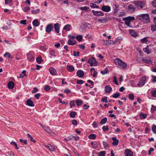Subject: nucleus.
I'll use <instances>...</instances> for the list:
<instances>
[{
    "instance_id": "nucleus-1",
    "label": "nucleus",
    "mask_w": 156,
    "mask_h": 156,
    "mask_svg": "<svg viewBox=\"0 0 156 156\" xmlns=\"http://www.w3.org/2000/svg\"><path fill=\"white\" fill-rule=\"evenodd\" d=\"M136 18L144 23H148L150 22L149 15L147 13L137 15Z\"/></svg>"
},
{
    "instance_id": "nucleus-2",
    "label": "nucleus",
    "mask_w": 156,
    "mask_h": 156,
    "mask_svg": "<svg viewBox=\"0 0 156 156\" xmlns=\"http://www.w3.org/2000/svg\"><path fill=\"white\" fill-rule=\"evenodd\" d=\"M114 61L115 64L118 67L121 69H125L127 66L126 63L119 58H116Z\"/></svg>"
},
{
    "instance_id": "nucleus-3",
    "label": "nucleus",
    "mask_w": 156,
    "mask_h": 156,
    "mask_svg": "<svg viewBox=\"0 0 156 156\" xmlns=\"http://www.w3.org/2000/svg\"><path fill=\"white\" fill-rule=\"evenodd\" d=\"M135 19L134 16H129L126 18H123V20L125 21V24L129 27H132L130 25V22L131 21L134 20Z\"/></svg>"
},
{
    "instance_id": "nucleus-4",
    "label": "nucleus",
    "mask_w": 156,
    "mask_h": 156,
    "mask_svg": "<svg viewBox=\"0 0 156 156\" xmlns=\"http://www.w3.org/2000/svg\"><path fill=\"white\" fill-rule=\"evenodd\" d=\"M134 4L139 9L142 8L145 5L144 2L142 1H135L134 2Z\"/></svg>"
},
{
    "instance_id": "nucleus-5",
    "label": "nucleus",
    "mask_w": 156,
    "mask_h": 156,
    "mask_svg": "<svg viewBox=\"0 0 156 156\" xmlns=\"http://www.w3.org/2000/svg\"><path fill=\"white\" fill-rule=\"evenodd\" d=\"M88 63L90 64V66H95L97 65V62L94 58H90L88 61Z\"/></svg>"
},
{
    "instance_id": "nucleus-6",
    "label": "nucleus",
    "mask_w": 156,
    "mask_h": 156,
    "mask_svg": "<svg viewBox=\"0 0 156 156\" xmlns=\"http://www.w3.org/2000/svg\"><path fill=\"white\" fill-rule=\"evenodd\" d=\"M34 53L32 51H30L27 55L28 60L30 61H33L34 60Z\"/></svg>"
},
{
    "instance_id": "nucleus-7",
    "label": "nucleus",
    "mask_w": 156,
    "mask_h": 156,
    "mask_svg": "<svg viewBox=\"0 0 156 156\" xmlns=\"http://www.w3.org/2000/svg\"><path fill=\"white\" fill-rule=\"evenodd\" d=\"M53 25L51 23H50L48 24L46 28V32L49 33L52 30H53Z\"/></svg>"
},
{
    "instance_id": "nucleus-8",
    "label": "nucleus",
    "mask_w": 156,
    "mask_h": 156,
    "mask_svg": "<svg viewBox=\"0 0 156 156\" xmlns=\"http://www.w3.org/2000/svg\"><path fill=\"white\" fill-rule=\"evenodd\" d=\"M101 10L104 12H108L111 11V8L109 6L103 5L102 6Z\"/></svg>"
},
{
    "instance_id": "nucleus-9",
    "label": "nucleus",
    "mask_w": 156,
    "mask_h": 156,
    "mask_svg": "<svg viewBox=\"0 0 156 156\" xmlns=\"http://www.w3.org/2000/svg\"><path fill=\"white\" fill-rule=\"evenodd\" d=\"M92 12L96 16H103L104 15V13L101 11H98L92 10Z\"/></svg>"
},
{
    "instance_id": "nucleus-10",
    "label": "nucleus",
    "mask_w": 156,
    "mask_h": 156,
    "mask_svg": "<svg viewBox=\"0 0 156 156\" xmlns=\"http://www.w3.org/2000/svg\"><path fill=\"white\" fill-rule=\"evenodd\" d=\"M146 78L145 77H143L139 83H138V86L140 87H142L145 84V82L146 80Z\"/></svg>"
},
{
    "instance_id": "nucleus-11",
    "label": "nucleus",
    "mask_w": 156,
    "mask_h": 156,
    "mask_svg": "<svg viewBox=\"0 0 156 156\" xmlns=\"http://www.w3.org/2000/svg\"><path fill=\"white\" fill-rule=\"evenodd\" d=\"M125 156H133V153L129 149H126L124 152Z\"/></svg>"
},
{
    "instance_id": "nucleus-12",
    "label": "nucleus",
    "mask_w": 156,
    "mask_h": 156,
    "mask_svg": "<svg viewBox=\"0 0 156 156\" xmlns=\"http://www.w3.org/2000/svg\"><path fill=\"white\" fill-rule=\"evenodd\" d=\"M129 32L132 37H135L138 36L137 33L133 30L129 29Z\"/></svg>"
},
{
    "instance_id": "nucleus-13",
    "label": "nucleus",
    "mask_w": 156,
    "mask_h": 156,
    "mask_svg": "<svg viewBox=\"0 0 156 156\" xmlns=\"http://www.w3.org/2000/svg\"><path fill=\"white\" fill-rule=\"evenodd\" d=\"M135 6L131 4L129 5L128 7V11L130 12H134L135 11Z\"/></svg>"
},
{
    "instance_id": "nucleus-14",
    "label": "nucleus",
    "mask_w": 156,
    "mask_h": 156,
    "mask_svg": "<svg viewBox=\"0 0 156 156\" xmlns=\"http://www.w3.org/2000/svg\"><path fill=\"white\" fill-rule=\"evenodd\" d=\"M112 88L108 85H106L105 87V93H109L112 91Z\"/></svg>"
},
{
    "instance_id": "nucleus-15",
    "label": "nucleus",
    "mask_w": 156,
    "mask_h": 156,
    "mask_svg": "<svg viewBox=\"0 0 156 156\" xmlns=\"http://www.w3.org/2000/svg\"><path fill=\"white\" fill-rule=\"evenodd\" d=\"M55 30L57 33H58L59 32L60 24L58 23H55L54 26Z\"/></svg>"
},
{
    "instance_id": "nucleus-16",
    "label": "nucleus",
    "mask_w": 156,
    "mask_h": 156,
    "mask_svg": "<svg viewBox=\"0 0 156 156\" xmlns=\"http://www.w3.org/2000/svg\"><path fill=\"white\" fill-rule=\"evenodd\" d=\"M63 29L66 31H69L72 30V28L70 25L66 24L64 26Z\"/></svg>"
},
{
    "instance_id": "nucleus-17",
    "label": "nucleus",
    "mask_w": 156,
    "mask_h": 156,
    "mask_svg": "<svg viewBox=\"0 0 156 156\" xmlns=\"http://www.w3.org/2000/svg\"><path fill=\"white\" fill-rule=\"evenodd\" d=\"M76 74L80 77H82L84 75L83 72L80 70H79L77 72Z\"/></svg>"
},
{
    "instance_id": "nucleus-18",
    "label": "nucleus",
    "mask_w": 156,
    "mask_h": 156,
    "mask_svg": "<svg viewBox=\"0 0 156 156\" xmlns=\"http://www.w3.org/2000/svg\"><path fill=\"white\" fill-rule=\"evenodd\" d=\"M112 140L113 141L112 144L114 146H117L119 143V140L115 137H113L112 138Z\"/></svg>"
},
{
    "instance_id": "nucleus-19",
    "label": "nucleus",
    "mask_w": 156,
    "mask_h": 156,
    "mask_svg": "<svg viewBox=\"0 0 156 156\" xmlns=\"http://www.w3.org/2000/svg\"><path fill=\"white\" fill-rule=\"evenodd\" d=\"M50 73L52 75H55L56 74V71L55 69L53 67H51L49 69Z\"/></svg>"
},
{
    "instance_id": "nucleus-20",
    "label": "nucleus",
    "mask_w": 156,
    "mask_h": 156,
    "mask_svg": "<svg viewBox=\"0 0 156 156\" xmlns=\"http://www.w3.org/2000/svg\"><path fill=\"white\" fill-rule=\"evenodd\" d=\"M27 105L30 107H34V106L33 101L30 99H29L27 101Z\"/></svg>"
},
{
    "instance_id": "nucleus-21",
    "label": "nucleus",
    "mask_w": 156,
    "mask_h": 156,
    "mask_svg": "<svg viewBox=\"0 0 156 156\" xmlns=\"http://www.w3.org/2000/svg\"><path fill=\"white\" fill-rule=\"evenodd\" d=\"M67 70L69 72H72L74 70V68L73 66H67Z\"/></svg>"
},
{
    "instance_id": "nucleus-22",
    "label": "nucleus",
    "mask_w": 156,
    "mask_h": 156,
    "mask_svg": "<svg viewBox=\"0 0 156 156\" xmlns=\"http://www.w3.org/2000/svg\"><path fill=\"white\" fill-rule=\"evenodd\" d=\"M68 43L69 45H73L76 44V41L75 40L69 39L68 40Z\"/></svg>"
},
{
    "instance_id": "nucleus-23",
    "label": "nucleus",
    "mask_w": 156,
    "mask_h": 156,
    "mask_svg": "<svg viewBox=\"0 0 156 156\" xmlns=\"http://www.w3.org/2000/svg\"><path fill=\"white\" fill-rule=\"evenodd\" d=\"M8 86L9 88L12 89L14 87V83L12 81H10L9 82Z\"/></svg>"
},
{
    "instance_id": "nucleus-24",
    "label": "nucleus",
    "mask_w": 156,
    "mask_h": 156,
    "mask_svg": "<svg viewBox=\"0 0 156 156\" xmlns=\"http://www.w3.org/2000/svg\"><path fill=\"white\" fill-rule=\"evenodd\" d=\"M32 23L33 25L35 27H37L39 25V23L37 19L34 20L33 21Z\"/></svg>"
},
{
    "instance_id": "nucleus-25",
    "label": "nucleus",
    "mask_w": 156,
    "mask_h": 156,
    "mask_svg": "<svg viewBox=\"0 0 156 156\" xmlns=\"http://www.w3.org/2000/svg\"><path fill=\"white\" fill-rule=\"evenodd\" d=\"M144 51L147 53V54H150L151 53V51L149 50V47L148 46H147L145 48H144L143 49Z\"/></svg>"
},
{
    "instance_id": "nucleus-26",
    "label": "nucleus",
    "mask_w": 156,
    "mask_h": 156,
    "mask_svg": "<svg viewBox=\"0 0 156 156\" xmlns=\"http://www.w3.org/2000/svg\"><path fill=\"white\" fill-rule=\"evenodd\" d=\"M76 103L77 106L81 105L83 104V101L80 100L78 99L76 101Z\"/></svg>"
},
{
    "instance_id": "nucleus-27",
    "label": "nucleus",
    "mask_w": 156,
    "mask_h": 156,
    "mask_svg": "<svg viewBox=\"0 0 156 156\" xmlns=\"http://www.w3.org/2000/svg\"><path fill=\"white\" fill-rule=\"evenodd\" d=\"M114 5V12L115 13H117L119 10V6L115 4Z\"/></svg>"
},
{
    "instance_id": "nucleus-28",
    "label": "nucleus",
    "mask_w": 156,
    "mask_h": 156,
    "mask_svg": "<svg viewBox=\"0 0 156 156\" xmlns=\"http://www.w3.org/2000/svg\"><path fill=\"white\" fill-rule=\"evenodd\" d=\"M142 61L146 63H149L151 61L150 59H148L146 58H143L142 59Z\"/></svg>"
},
{
    "instance_id": "nucleus-29",
    "label": "nucleus",
    "mask_w": 156,
    "mask_h": 156,
    "mask_svg": "<svg viewBox=\"0 0 156 156\" xmlns=\"http://www.w3.org/2000/svg\"><path fill=\"white\" fill-rule=\"evenodd\" d=\"M128 98L129 99L131 100H133L134 98V96L133 94H129Z\"/></svg>"
},
{
    "instance_id": "nucleus-30",
    "label": "nucleus",
    "mask_w": 156,
    "mask_h": 156,
    "mask_svg": "<svg viewBox=\"0 0 156 156\" xmlns=\"http://www.w3.org/2000/svg\"><path fill=\"white\" fill-rule=\"evenodd\" d=\"M91 7L93 8H98L99 7L95 4L93 3H90V4Z\"/></svg>"
},
{
    "instance_id": "nucleus-31",
    "label": "nucleus",
    "mask_w": 156,
    "mask_h": 156,
    "mask_svg": "<svg viewBox=\"0 0 156 156\" xmlns=\"http://www.w3.org/2000/svg\"><path fill=\"white\" fill-rule=\"evenodd\" d=\"M150 93L153 97L156 98V90H151Z\"/></svg>"
},
{
    "instance_id": "nucleus-32",
    "label": "nucleus",
    "mask_w": 156,
    "mask_h": 156,
    "mask_svg": "<svg viewBox=\"0 0 156 156\" xmlns=\"http://www.w3.org/2000/svg\"><path fill=\"white\" fill-rule=\"evenodd\" d=\"M89 8L87 6L81 7H80V9L82 10L87 11L89 9Z\"/></svg>"
},
{
    "instance_id": "nucleus-33",
    "label": "nucleus",
    "mask_w": 156,
    "mask_h": 156,
    "mask_svg": "<svg viewBox=\"0 0 156 156\" xmlns=\"http://www.w3.org/2000/svg\"><path fill=\"white\" fill-rule=\"evenodd\" d=\"M107 121V118H104L101 120L100 123L101 124H104Z\"/></svg>"
},
{
    "instance_id": "nucleus-34",
    "label": "nucleus",
    "mask_w": 156,
    "mask_h": 156,
    "mask_svg": "<svg viewBox=\"0 0 156 156\" xmlns=\"http://www.w3.org/2000/svg\"><path fill=\"white\" fill-rule=\"evenodd\" d=\"M4 56L5 57L8 56V57L9 58H12V57L11 56L10 54L8 52H6L4 54Z\"/></svg>"
},
{
    "instance_id": "nucleus-35",
    "label": "nucleus",
    "mask_w": 156,
    "mask_h": 156,
    "mask_svg": "<svg viewBox=\"0 0 156 156\" xmlns=\"http://www.w3.org/2000/svg\"><path fill=\"white\" fill-rule=\"evenodd\" d=\"M76 114V113L75 112H72L70 113L69 115L71 117L74 118Z\"/></svg>"
},
{
    "instance_id": "nucleus-36",
    "label": "nucleus",
    "mask_w": 156,
    "mask_h": 156,
    "mask_svg": "<svg viewBox=\"0 0 156 156\" xmlns=\"http://www.w3.org/2000/svg\"><path fill=\"white\" fill-rule=\"evenodd\" d=\"M46 149H48L51 152L55 151V148L54 147H45Z\"/></svg>"
},
{
    "instance_id": "nucleus-37",
    "label": "nucleus",
    "mask_w": 156,
    "mask_h": 156,
    "mask_svg": "<svg viewBox=\"0 0 156 156\" xmlns=\"http://www.w3.org/2000/svg\"><path fill=\"white\" fill-rule=\"evenodd\" d=\"M82 36L81 35H79L76 37V39L79 41H81L82 40Z\"/></svg>"
},
{
    "instance_id": "nucleus-38",
    "label": "nucleus",
    "mask_w": 156,
    "mask_h": 156,
    "mask_svg": "<svg viewBox=\"0 0 156 156\" xmlns=\"http://www.w3.org/2000/svg\"><path fill=\"white\" fill-rule=\"evenodd\" d=\"M96 137V135L94 134H90L88 136V138L90 139H95Z\"/></svg>"
},
{
    "instance_id": "nucleus-39",
    "label": "nucleus",
    "mask_w": 156,
    "mask_h": 156,
    "mask_svg": "<svg viewBox=\"0 0 156 156\" xmlns=\"http://www.w3.org/2000/svg\"><path fill=\"white\" fill-rule=\"evenodd\" d=\"M36 61L38 64H40L42 62L41 57H38L36 58Z\"/></svg>"
},
{
    "instance_id": "nucleus-40",
    "label": "nucleus",
    "mask_w": 156,
    "mask_h": 156,
    "mask_svg": "<svg viewBox=\"0 0 156 156\" xmlns=\"http://www.w3.org/2000/svg\"><path fill=\"white\" fill-rule=\"evenodd\" d=\"M23 11L25 12H28L30 9L29 7H25L22 9Z\"/></svg>"
},
{
    "instance_id": "nucleus-41",
    "label": "nucleus",
    "mask_w": 156,
    "mask_h": 156,
    "mask_svg": "<svg viewBox=\"0 0 156 156\" xmlns=\"http://www.w3.org/2000/svg\"><path fill=\"white\" fill-rule=\"evenodd\" d=\"M50 55L52 56L55 57L56 56V54L55 51L53 50H51L50 51Z\"/></svg>"
},
{
    "instance_id": "nucleus-42",
    "label": "nucleus",
    "mask_w": 156,
    "mask_h": 156,
    "mask_svg": "<svg viewBox=\"0 0 156 156\" xmlns=\"http://www.w3.org/2000/svg\"><path fill=\"white\" fill-rule=\"evenodd\" d=\"M98 21L100 23H106L107 20L105 19H100L98 20Z\"/></svg>"
},
{
    "instance_id": "nucleus-43",
    "label": "nucleus",
    "mask_w": 156,
    "mask_h": 156,
    "mask_svg": "<svg viewBox=\"0 0 156 156\" xmlns=\"http://www.w3.org/2000/svg\"><path fill=\"white\" fill-rule=\"evenodd\" d=\"M42 127L46 131L49 132L50 130L48 126H45L41 125Z\"/></svg>"
},
{
    "instance_id": "nucleus-44",
    "label": "nucleus",
    "mask_w": 156,
    "mask_h": 156,
    "mask_svg": "<svg viewBox=\"0 0 156 156\" xmlns=\"http://www.w3.org/2000/svg\"><path fill=\"white\" fill-rule=\"evenodd\" d=\"M105 151H102L99 152L98 156H105Z\"/></svg>"
},
{
    "instance_id": "nucleus-45",
    "label": "nucleus",
    "mask_w": 156,
    "mask_h": 156,
    "mask_svg": "<svg viewBox=\"0 0 156 156\" xmlns=\"http://www.w3.org/2000/svg\"><path fill=\"white\" fill-rule=\"evenodd\" d=\"M27 136L29 138H30V140L31 141H33L34 143H35V140L33 139L32 137L29 134L27 133Z\"/></svg>"
},
{
    "instance_id": "nucleus-46",
    "label": "nucleus",
    "mask_w": 156,
    "mask_h": 156,
    "mask_svg": "<svg viewBox=\"0 0 156 156\" xmlns=\"http://www.w3.org/2000/svg\"><path fill=\"white\" fill-rule=\"evenodd\" d=\"M152 130L153 133H156V126L153 125L152 127Z\"/></svg>"
},
{
    "instance_id": "nucleus-47",
    "label": "nucleus",
    "mask_w": 156,
    "mask_h": 156,
    "mask_svg": "<svg viewBox=\"0 0 156 156\" xmlns=\"http://www.w3.org/2000/svg\"><path fill=\"white\" fill-rule=\"evenodd\" d=\"M151 111L153 113L156 110V106H154L153 105H151Z\"/></svg>"
},
{
    "instance_id": "nucleus-48",
    "label": "nucleus",
    "mask_w": 156,
    "mask_h": 156,
    "mask_svg": "<svg viewBox=\"0 0 156 156\" xmlns=\"http://www.w3.org/2000/svg\"><path fill=\"white\" fill-rule=\"evenodd\" d=\"M120 96V94L119 93L114 94L112 95L113 98H117Z\"/></svg>"
},
{
    "instance_id": "nucleus-49",
    "label": "nucleus",
    "mask_w": 156,
    "mask_h": 156,
    "mask_svg": "<svg viewBox=\"0 0 156 156\" xmlns=\"http://www.w3.org/2000/svg\"><path fill=\"white\" fill-rule=\"evenodd\" d=\"M107 97H105L104 98H102L101 99V101L102 102H105V103H108V101H107Z\"/></svg>"
},
{
    "instance_id": "nucleus-50",
    "label": "nucleus",
    "mask_w": 156,
    "mask_h": 156,
    "mask_svg": "<svg viewBox=\"0 0 156 156\" xmlns=\"http://www.w3.org/2000/svg\"><path fill=\"white\" fill-rule=\"evenodd\" d=\"M102 129L105 132L107 131L108 129V126H103L102 127Z\"/></svg>"
},
{
    "instance_id": "nucleus-51",
    "label": "nucleus",
    "mask_w": 156,
    "mask_h": 156,
    "mask_svg": "<svg viewBox=\"0 0 156 156\" xmlns=\"http://www.w3.org/2000/svg\"><path fill=\"white\" fill-rule=\"evenodd\" d=\"M141 119H145L147 116V115L146 114H140Z\"/></svg>"
},
{
    "instance_id": "nucleus-52",
    "label": "nucleus",
    "mask_w": 156,
    "mask_h": 156,
    "mask_svg": "<svg viewBox=\"0 0 156 156\" xmlns=\"http://www.w3.org/2000/svg\"><path fill=\"white\" fill-rule=\"evenodd\" d=\"M151 30L152 31H155L156 30V25H152Z\"/></svg>"
},
{
    "instance_id": "nucleus-53",
    "label": "nucleus",
    "mask_w": 156,
    "mask_h": 156,
    "mask_svg": "<svg viewBox=\"0 0 156 156\" xmlns=\"http://www.w3.org/2000/svg\"><path fill=\"white\" fill-rule=\"evenodd\" d=\"M44 89L46 91H48L50 90V87L48 85H46L45 86Z\"/></svg>"
},
{
    "instance_id": "nucleus-54",
    "label": "nucleus",
    "mask_w": 156,
    "mask_h": 156,
    "mask_svg": "<svg viewBox=\"0 0 156 156\" xmlns=\"http://www.w3.org/2000/svg\"><path fill=\"white\" fill-rule=\"evenodd\" d=\"M69 105H70V108H72L73 106H74L75 105L74 101H71L69 103Z\"/></svg>"
},
{
    "instance_id": "nucleus-55",
    "label": "nucleus",
    "mask_w": 156,
    "mask_h": 156,
    "mask_svg": "<svg viewBox=\"0 0 156 156\" xmlns=\"http://www.w3.org/2000/svg\"><path fill=\"white\" fill-rule=\"evenodd\" d=\"M142 43H146L147 41V40L146 37H144L140 40Z\"/></svg>"
},
{
    "instance_id": "nucleus-56",
    "label": "nucleus",
    "mask_w": 156,
    "mask_h": 156,
    "mask_svg": "<svg viewBox=\"0 0 156 156\" xmlns=\"http://www.w3.org/2000/svg\"><path fill=\"white\" fill-rule=\"evenodd\" d=\"M113 79V82L115 83L118 85L119 84L118 83L116 76H114V77Z\"/></svg>"
},
{
    "instance_id": "nucleus-57",
    "label": "nucleus",
    "mask_w": 156,
    "mask_h": 156,
    "mask_svg": "<svg viewBox=\"0 0 156 156\" xmlns=\"http://www.w3.org/2000/svg\"><path fill=\"white\" fill-rule=\"evenodd\" d=\"M20 142L23 143L26 145L27 144V141L26 140H23L22 139H20L19 140Z\"/></svg>"
},
{
    "instance_id": "nucleus-58",
    "label": "nucleus",
    "mask_w": 156,
    "mask_h": 156,
    "mask_svg": "<svg viewBox=\"0 0 156 156\" xmlns=\"http://www.w3.org/2000/svg\"><path fill=\"white\" fill-rule=\"evenodd\" d=\"M151 77L152 78V79L151 80V81L152 82L154 83L156 82V76H153V75H152Z\"/></svg>"
},
{
    "instance_id": "nucleus-59",
    "label": "nucleus",
    "mask_w": 156,
    "mask_h": 156,
    "mask_svg": "<svg viewBox=\"0 0 156 156\" xmlns=\"http://www.w3.org/2000/svg\"><path fill=\"white\" fill-rule=\"evenodd\" d=\"M108 72V70L107 69H105L103 70H102L101 72V73L103 75H104L106 74Z\"/></svg>"
},
{
    "instance_id": "nucleus-60",
    "label": "nucleus",
    "mask_w": 156,
    "mask_h": 156,
    "mask_svg": "<svg viewBox=\"0 0 156 156\" xmlns=\"http://www.w3.org/2000/svg\"><path fill=\"white\" fill-rule=\"evenodd\" d=\"M38 91V90L36 87H35L34 88V90L32 91V93H34Z\"/></svg>"
},
{
    "instance_id": "nucleus-61",
    "label": "nucleus",
    "mask_w": 156,
    "mask_h": 156,
    "mask_svg": "<svg viewBox=\"0 0 156 156\" xmlns=\"http://www.w3.org/2000/svg\"><path fill=\"white\" fill-rule=\"evenodd\" d=\"M73 55L74 56H79V55L80 54V52L79 51H77V52H76L75 51H73Z\"/></svg>"
},
{
    "instance_id": "nucleus-62",
    "label": "nucleus",
    "mask_w": 156,
    "mask_h": 156,
    "mask_svg": "<svg viewBox=\"0 0 156 156\" xmlns=\"http://www.w3.org/2000/svg\"><path fill=\"white\" fill-rule=\"evenodd\" d=\"M72 124L76 126L77 125V122L76 120L73 119L72 121Z\"/></svg>"
},
{
    "instance_id": "nucleus-63",
    "label": "nucleus",
    "mask_w": 156,
    "mask_h": 156,
    "mask_svg": "<svg viewBox=\"0 0 156 156\" xmlns=\"http://www.w3.org/2000/svg\"><path fill=\"white\" fill-rule=\"evenodd\" d=\"M26 20H23L20 21V23L21 24L25 25L26 24Z\"/></svg>"
},
{
    "instance_id": "nucleus-64",
    "label": "nucleus",
    "mask_w": 156,
    "mask_h": 156,
    "mask_svg": "<svg viewBox=\"0 0 156 156\" xmlns=\"http://www.w3.org/2000/svg\"><path fill=\"white\" fill-rule=\"evenodd\" d=\"M151 4L154 7H156V0L153 1L151 3Z\"/></svg>"
}]
</instances>
